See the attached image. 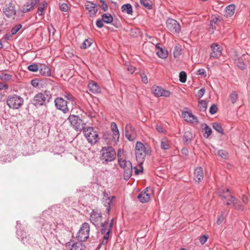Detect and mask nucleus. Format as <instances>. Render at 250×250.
<instances>
[{"mask_svg":"<svg viewBox=\"0 0 250 250\" xmlns=\"http://www.w3.org/2000/svg\"><path fill=\"white\" fill-rule=\"evenodd\" d=\"M51 98L52 95L50 92L46 90L36 94L31 102L35 106L39 107L45 104L46 102L48 103Z\"/></svg>","mask_w":250,"mask_h":250,"instance_id":"obj_1","label":"nucleus"},{"mask_svg":"<svg viewBox=\"0 0 250 250\" xmlns=\"http://www.w3.org/2000/svg\"><path fill=\"white\" fill-rule=\"evenodd\" d=\"M100 153L101 160L106 163L113 161L116 157V151L112 146L103 147L101 150Z\"/></svg>","mask_w":250,"mask_h":250,"instance_id":"obj_2","label":"nucleus"},{"mask_svg":"<svg viewBox=\"0 0 250 250\" xmlns=\"http://www.w3.org/2000/svg\"><path fill=\"white\" fill-rule=\"evenodd\" d=\"M136 157L138 161L142 163L145 159L146 155L151 154L149 148H146L143 143L137 142L135 147Z\"/></svg>","mask_w":250,"mask_h":250,"instance_id":"obj_3","label":"nucleus"},{"mask_svg":"<svg viewBox=\"0 0 250 250\" xmlns=\"http://www.w3.org/2000/svg\"><path fill=\"white\" fill-rule=\"evenodd\" d=\"M68 120L73 128L77 131H82L85 128V123L78 115H70Z\"/></svg>","mask_w":250,"mask_h":250,"instance_id":"obj_4","label":"nucleus"},{"mask_svg":"<svg viewBox=\"0 0 250 250\" xmlns=\"http://www.w3.org/2000/svg\"><path fill=\"white\" fill-rule=\"evenodd\" d=\"M24 100L21 96L16 94L10 95L7 99V104L13 109H18L21 107L23 104Z\"/></svg>","mask_w":250,"mask_h":250,"instance_id":"obj_5","label":"nucleus"},{"mask_svg":"<svg viewBox=\"0 0 250 250\" xmlns=\"http://www.w3.org/2000/svg\"><path fill=\"white\" fill-rule=\"evenodd\" d=\"M90 225L87 223H83L76 236L80 242H84L89 236Z\"/></svg>","mask_w":250,"mask_h":250,"instance_id":"obj_6","label":"nucleus"},{"mask_svg":"<svg viewBox=\"0 0 250 250\" xmlns=\"http://www.w3.org/2000/svg\"><path fill=\"white\" fill-rule=\"evenodd\" d=\"M84 136L88 142L91 144H95L99 141L98 135L93 127L85 128L83 130Z\"/></svg>","mask_w":250,"mask_h":250,"instance_id":"obj_7","label":"nucleus"},{"mask_svg":"<svg viewBox=\"0 0 250 250\" xmlns=\"http://www.w3.org/2000/svg\"><path fill=\"white\" fill-rule=\"evenodd\" d=\"M99 4L94 3L90 1H87L85 4L86 10L88 11L87 15L90 17H94L98 11Z\"/></svg>","mask_w":250,"mask_h":250,"instance_id":"obj_8","label":"nucleus"},{"mask_svg":"<svg viewBox=\"0 0 250 250\" xmlns=\"http://www.w3.org/2000/svg\"><path fill=\"white\" fill-rule=\"evenodd\" d=\"M124 134L125 138L130 141H133L136 139V131L134 127H133L130 124L126 125L125 128Z\"/></svg>","mask_w":250,"mask_h":250,"instance_id":"obj_9","label":"nucleus"},{"mask_svg":"<svg viewBox=\"0 0 250 250\" xmlns=\"http://www.w3.org/2000/svg\"><path fill=\"white\" fill-rule=\"evenodd\" d=\"M167 28L172 33H179L181 30V27L179 23L176 20L172 19H168L167 22Z\"/></svg>","mask_w":250,"mask_h":250,"instance_id":"obj_10","label":"nucleus"},{"mask_svg":"<svg viewBox=\"0 0 250 250\" xmlns=\"http://www.w3.org/2000/svg\"><path fill=\"white\" fill-rule=\"evenodd\" d=\"M102 215L97 210H93L90 214V221L95 227H99L101 224Z\"/></svg>","mask_w":250,"mask_h":250,"instance_id":"obj_11","label":"nucleus"},{"mask_svg":"<svg viewBox=\"0 0 250 250\" xmlns=\"http://www.w3.org/2000/svg\"><path fill=\"white\" fill-rule=\"evenodd\" d=\"M40 1V0H28L22 6L21 12L25 13L33 10Z\"/></svg>","mask_w":250,"mask_h":250,"instance_id":"obj_12","label":"nucleus"},{"mask_svg":"<svg viewBox=\"0 0 250 250\" xmlns=\"http://www.w3.org/2000/svg\"><path fill=\"white\" fill-rule=\"evenodd\" d=\"M55 105L56 108L62 110L64 113H66L69 111V108L67 107V102L62 98H57L55 101Z\"/></svg>","mask_w":250,"mask_h":250,"instance_id":"obj_13","label":"nucleus"},{"mask_svg":"<svg viewBox=\"0 0 250 250\" xmlns=\"http://www.w3.org/2000/svg\"><path fill=\"white\" fill-rule=\"evenodd\" d=\"M4 15L8 18H12L16 14L14 4L12 1L9 2L2 9Z\"/></svg>","mask_w":250,"mask_h":250,"instance_id":"obj_14","label":"nucleus"},{"mask_svg":"<svg viewBox=\"0 0 250 250\" xmlns=\"http://www.w3.org/2000/svg\"><path fill=\"white\" fill-rule=\"evenodd\" d=\"M153 93L156 97L164 96L168 97L170 95V92L163 88L162 87L154 85L152 88Z\"/></svg>","mask_w":250,"mask_h":250,"instance_id":"obj_15","label":"nucleus"},{"mask_svg":"<svg viewBox=\"0 0 250 250\" xmlns=\"http://www.w3.org/2000/svg\"><path fill=\"white\" fill-rule=\"evenodd\" d=\"M212 52L210 53V58L217 59L222 55V47L217 43H213L211 45Z\"/></svg>","mask_w":250,"mask_h":250,"instance_id":"obj_16","label":"nucleus"},{"mask_svg":"<svg viewBox=\"0 0 250 250\" xmlns=\"http://www.w3.org/2000/svg\"><path fill=\"white\" fill-rule=\"evenodd\" d=\"M182 116L188 122L196 125L198 123L197 118L191 112L183 111L182 113Z\"/></svg>","mask_w":250,"mask_h":250,"instance_id":"obj_17","label":"nucleus"},{"mask_svg":"<svg viewBox=\"0 0 250 250\" xmlns=\"http://www.w3.org/2000/svg\"><path fill=\"white\" fill-rule=\"evenodd\" d=\"M124 171L123 174L124 179L127 181L131 177L132 173V166L131 163L129 161V163L126 164V167L124 168Z\"/></svg>","mask_w":250,"mask_h":250,"instance_id":"obj_18","label":"nucleus"},{"mask_svg":"<svg viewBox=\"0 0 250 250\" xmlns=\"http://www.w3.org/2000/svg\"><path fill=\"white\" fill-rule=\"evenodd\" d=\"M194 176L195 181L198 183H199L203 179L204 174L201 167H197L195 169Z\"/></svg>","mask_w":250,"mask_h":250,"instance_id":"obj_19","label":"nucleus"},{"mask_svg":"<svg viewBox=\"0 0 250 250\" xmlns=\"http://www.w3.org/2000/svg\"><path fill=\"white\" fill-rule=\"evenodd\" d=\"M160 44L157 43L156 45V54L161 59H166L168 56V52L159 46Z\"/></svg>","mask_w":250,"mask_h":250,"instance_id":"obj_20","label":"nucleus"},{"mask_svg":"<svg viewBox=\"0 0 250 250\" xmlns=\"http://www.w3.org/2000/svg\"><path fill=\"white\" fill-rule=\"evenodd\" d=\"M221 18L219 16H213L210 21L209 28L212 30L216 28L217 25H218L219 22L221 21Z\"/></svg>","mask_w":250,"mask_h":250,"instance_id":"obj_21","label":"nucleus"},{"mask_svg":"<svg viewBox=\"0 0 250 250\" xmlns=\"http://www.w3.org/2000/svg\"><path fill=\"white\" fill-rule=\"evenodd\" d=\"M88 87L89 91L93 93H99L101 92V88L94 81H92L88 84Z\"/></svg>","mask_w":250,"mask_h":250,"instance_id":"obj_22","label":"nucleus"},{"mask_svg":"<svg viewBox=\"0 0 250 250\" xmlns=\"http://www.w3.org/2000/svg\"><path fill=\"white\" fill-rule=\"evenodd\" d=\"M40 73L44 76L51 75V70L49 67L45 64H41L39 67Z\"/></svg>","mask_w":250,"mask_h":250,"instance_id":"obj_23","label":"nucleus"},{"mask_svg":"<svg viewBox=\"0 0 250 250\" xmlns=\"http://www.w3.org/2000/svg\"><path fill=\"white\" fill-rule=\"evenodd\" d=\"M235 10V6L234 4H230L227 6L225 8V16L230 17L233 15Z\"/></svg>","mask_w":250,"mask_h":250,"instance_id":"obj_24","label":"nucleus"},{"mask_svg":"<svg viewBox=\"0 0 250 250\" xmlns=\"http://www.w3.org/2000/svg\"><path fill=\"white\" fill-rule=\"evenodd\" d=\"M138 198L142 203H146L150 200V196L146 192H142L138 196Z\"/></svg>","mask_w":250,"mask_h":250,"instance_id":"obj_25","label":"nucleus"},{"mask_svg":"<svg viewBox=\"0 0 250 250\" xmlns=\"http://www.w3.org/2000/svg\"><path fill=\"white\" fill-rule=\"evenodd\" d=\"M193 135L191 131H187L185 132L183 136V141L186 144H188L191 141Z\"/></svg>","mask_w":250,"mask_h":250,"instance_id":"obj_26","label":"nucleus"},{"mask_svg":"<svg viewBox=\"0 0 250 250\" xmlns=\"http://www.w3.org/2000/svg\"><path fill=\"white\" fill-rule=\"evenodd\" d=\"M201 127L205 131L204 136L206 138H208L212 132L211 128L206 124H202L201 125Z\"/></svg>","mask_w":250,"mask_h":250,"instance_id":"obj_27","label":"nucleus"},{"mask_svg":"<svg viewBox=\"0 0 250 250\" xmlns=\"http://www.w3.org/2000/svg\"><path fill=\"white\" fill-rule=\"evenodd\" d=\"M17 235L21 237V240L23 243H28L29 241V237L26 234V232L22 230H17Z\"/></svg>","mask_w":250,"mask_h":250,"instance_id":"obj_28","label":"nucleus"},{"mask_svg":"<svg viewBox=\"0 0 250 250\" xmlns=\"http://www.w3.org/2000/svg\"><path fill=\"white\" fill-rule=\"evenodd\" d=\"M111 230V229L110 228H108L107 232L104 233V236L103 240L100 244V247L102 246H104V247L106 246L108 241L109 233H110Z\"/></svg>","mask_w":250,"mask_h":250,"instance_id":"obj_29","label":"nucleus"},{"mask_svg":"<svg viewBox=\"0 0 250 250\" xmlns=\"http://www.w3.org/2000/svg\"><path fill=\"white\" fill-rule=\"evenodd\" d=\"M111 129L114 136V138L117 137L118 139L119 138V131L115 123L112 122L111 124Z\"/></svg>","mask_w":250,"mask_h":250,"instance_id":"obj_30","label":"nucleus"},{"mask_svg":"<svg viewBox=\"0 0 250 250\" xmlns=\"http://www.w3.org/2000/svg\"><path fill=\"white\" fill-rule=\"evenodd\" d=\"M122 12H125L128 14H132V7L130 4H125L122 6Z\"/></svg>","mask_w":250,"mask_h":250,"instance_id":"obj_31","label":"nucleus"},{"mask_svg":"<svg viewBox=\"0 0 250 250\" xmlns=\"http://www.w3.org/2000/svg\"><path fill=\"white\" fill-rule=\"evenodd\" d=\"M104 22L106 23H110L113 21V17L111 16L110 14H104L102 15V18Z\"/></svg>","mask_w":250,"mask_h":250,"instance_id":"obj_32","label":"nucleus"},{"mask_svg":"<svg viewBox=\"0 0 250 250\" xmlns=\"http://www.w3.org/2000/svg\"><path fill=\"white\" fill-rule=\"evenodd\" d=\"M229 99L232 104L236 103L238 99L237 93L235 91H232L229 95Z\"/></svg>","mask_w":250,"mask_h":250,"instance_id":"obj_33","label":"nucleus"},{"mask_svg":"<svg viewBox=\"0 0 250 250\" xmlns=\"http://www.w3.org/2000/svg\"><path fill=\"white\" fill-rule=\"evenodd\" d=\"M229 191V189L228 188L225 189L224 188H220L218 189L217 193L221 197L222 199H223L227 198V195H225V194L228 193Z\"/></svg>","mask_w":250,"mask_h":250,"instance_id":"obj_34","label":"nucleus"},{"mask_svg":"<svg viewBox=\"0 0 250 250\" xmlns=\"http://www.w3.org/2000/svg\"><path fill=\"white\" fill-rule=\"evenodd\" d=\"M81 242H76L72 244L70 250H84Z\"/></svg>","mask_w":250,"mask_h":250,"instance_id":"obj_35","label":"nucleus"},{"mask_svg":"<svg viewBox=\"0 0 250 250\" xmlns=\"http://www.w3.org/2000/svg\"><path fill=\"white\" fill-rule=\"evenodd\" d=\"M140 3L147 9H152V2L150 0H140Z\"/></svg>","mask_w":250,"mask_h":250,"instance_id":"obj_36","label":"nucleus"},{"mask_svg":"<svg viewBox=\"0 0 250 250\" xmlns=\"http://www.w3.org/2000/svg\"><path fill=\"white\" fill-rule=\"evenodd\" d=\"M12 78V75L4 73L1 72L0 74V79L4 82H8Z\"/></svg>","mask_w":250,"mask_h":250,"instance_id":"obj_37","label":"nucleus"},{"mask_svg":"<svg viewBox=\"0 0 250 250\" xmlns=\"http://www.w3.org/2000/svg\"><path fill=\"white\" fill-rule=\"evenodd\" d=\"M212 127L213 129L216 130L218 132L221 134H223V129L220 124L217 122L214 123L212 125Z\"/></svg>","mask_w":250,"mask_h":250,"instance_id":"obj_38","label":"nucleus"},{"mask_svg":"<svg viewBox=\"0 0 250 250\" xmlns=\"http://www.w3.org/2000/svg\"><path fill=\"white\" fill-rule=\"evenodd\" d=\"M207 102L205 100H201L199 102L198 106L201 111H205L207 108Z\"/></svg>","mask_w":250,"mask_h":250,"instance_id":"obj_39","label":"nucleus"},{"mask_svg":"<svg viewBox=\"0 0 250 250\" xmlns=\"http://www.w3.org/2000/svg\"><path fill=\"white\" fill-rule=\"evenodd\" d=\"M169 147V144L166 139H163L161 140V148L164 150H167Z\"/></svg>","mask_w":250,"mask_h":250,"instance_id":"obj_40","label":"nucleus"},{"mask_svg":"<svg viewBox=\"0 0 250 250\" xmlns=\"http://www.w3.org/2000/svg\"><path fill=\"white\" fill-rule=\"evenodd\" d=\"M227 198L226 199L227 200V202L226 204L227 205H233L235 201H236V198H235L234 196H231V195L228 194L227 195ZM225 199H223V200H224Z\"/></svg>","mask_w":250,"mask_h":250,"instance_id":"obj_41","label":"nucleus"},{"mask_svg":"<svg viewBox=\"0 0 250 250\" xmlns=\"http://www.w3.org/2000/svg\"><path fill=\"white\" fill-rule=\"evenodd\" d=\"M233 206L235 208V209L240 211H243L244 209V206L237 199H236V201H235L233 205Z\"/></svg>","mask_w":250,"mask_h":250,"instance_id":"obj_42","label":"nucleus"},{"mask_svg":"<svg viewBox=\"0 0 250 250\" xmlns=\"http://www.w3.org/2000/svg\"><path fill=\"white\" fill-rule=\"evenodd\" d=\"M181 53V46L179 45H177L175 46L174 51H173V55L175 58H177L179 57Z\"/></svg>","mask_w":250,"mask_h":250,"instance_id":"obj_43","label":"nucleus"},{"mask_svg":"<svg viewBox=\"0 0 250 250\" xmlns=\"http://www.w3.org/2000/svg\"><path fill=\"white\" fill-rule=\"evenodd\" d=\"M92 44V41L90 39H86L83 43L81 48L86 49L88 47L90 46Z\"/></svg>","mask_w":250,"mask_h":250,"instance_id":"obj_44","label":"nucleus"},{"mask_svg":"<svg viewBox=\"0 0 250 250\" xmlns=\"http://www.w3.org/2000/svg\"><path fill=\"white\" fill-rule=\"evenodd\" d=\"M22 27V25L21 24H17L13 27L11 30V35L16 34Z\"/></svg>","mask_w":250,"mask_h":250,"instance_id":"obj_45","label":"nucleus"},{"mask_svg":"<svg viewBox=\"0 0 250 250\" xmlns=\"http://www.w3.org/2000/svg\"><path fill=\"white\" fill-rule=\"evenodd\" d=\"M112 202L111 199L109 198L105 200L104 204L105 206L106 207V211L108 214L109 213L110 211V203Z\"/></svg>","mask_w":250,"mask_h":250,"instance_id":"obj_46","label":"nucleus"},{"mask_svg":"<svg viewBox=\"0 0 250 250\" xmlns=\"http://www.w3.org/2000/svg\"><path fill=\"white\" fill-rule=\"evenodd\" d=\"M101 232L102 233H104L107 232V229L108 228V222L105 221L104 223H101Z\"/></svg>","mask_w":250,"mask_h":250,"instance_id":"obj_47","label":"nucleus"},{"mask_svg":"<svg viewBox=\"0 0 250 250\" xmlns=\"http://www.w3.org/2000/svg\"><path fill=\"white\" fill-rule=\"evenodd\" d=\"M179 80L182 83H185L187 80V74L184 71H181L179 74Z\"/></svg>","mask_w":250,"mask_h":250,"instance_id":"obj_48","label":"nucleus"},{"mask_svg":"<svg viewBox=\"0 0 250 250\" xmlns=\"http://www.w3.org/2000/svg\"><path fill=\"white\" fill-rule=\"evenodd\" d=\"M235 63L237 66L241 69H244L245 68V65L243 61L241 59H238L236 60Z\"/></svg>","mask_w":250,"mask_h":250,"instance_id":"obj_49","label":"nucleus"},{"mask_svg":"<svg viewBox=\"0 0 250 250\" xmlns=\"http://www.w3.org/2000/svg\"><path fill=\"white\" fill-rule=\"evenodd\" d=\"M28 69L30 71L37 72L39 70V67L37 64H32L28 66Z\"/></svg>","mask_w":250,"mask_h":250,"instance_id":"obj_50","label":"nucleus"},{"mask_svg":"<svg viewBox=\"0 0 250 250\" xmlns=\"http://www.w3.org/2000/svg\"><path fill=\"white\" fill-rule=\"evenodd\" d=\"M118 164L120 167L123 168L125 167H126V164H127V163H129V161H126L125 159H123L122 160H120L118 161Z\"/></svg>","mask_w":250,"mask_h":250,"instance_id":"obj_51","label":"nucleus"},{"mask_svg":"<svg viewBox=\"0 0 250 250\" xmlns=\"http://www.w3.org/2000/svg\"><path fill=\"white\" fill-rule=\"evenodd\" d=\"M217 110L218 108L217 106L215 104H213L211 106V107L209 108V113L211 114H214L217 112Z\"/></svg>","mask_w":250,"mask_h":250,"instance_id":"obj_52","label":"nucleus"},{"mask_svg":"<svg viewBox=\"0 0 250 250\" xmlns=\"http://www.w3.org/2000/svg\"><path fill=\"white\" fill-rule=\"evenodd\" d=\"M124 151L122 149L119 148L117 152L118 161L122 160L124 159Z\"/></svg>","mask_w":250,"mask_h":250,"instance_id":"obj_53","label":"nucleus"},{"mask_svg":"<svg viewBox=\"0 0 250 250\" xmlns=\"http://www.w3.org/2000/svg\"><path fill=\"white\" fill-rule=\"evenodd\" d=\"M64 98L67 100L73 101L74 100V97L69 93L65 92L63 95Z\"/></svg>","mask_w":250,"mask_h":250,"instance_id":"obj_54","label":"nucleus"},{"mask_svg":"<svg viewBox=\"0 0 250 250\" xmlns=\"http://www.w3.org/2000/svg\"><path fill=\"white\" fill-rule=\"evenodd\" d=\"M217 153L218 155H219L220 157H221L223 158H226L227 156V152L223 150H219L217 152Z\"/></svg>","mask_w":250,"mask_h":250,"instance_id":"obj_55","label":"nucleus"},{"mask_svg":"<svg viewBox=\"0 0 250 250\" xmlns=\"http://www.w3.org/2000/svg\"><path fill=\"white\" fill-rule=\"evenodd\" d=\"M100 1L102 3L101 8L104 11H106L108 10V5L106 3L104 0H100Z\"/></svg>","mask_w":250,"mask_h":250,"instance_id":"obj_56","label":"nucleus"},{"mask_svg":"<svg viewBox=\"0 0 250 250\" xmlns=\"http://www.w3.org/2000/svg\"><path fill=\"white\" fill-rule=\"evenodd\" d=\"M208 238V236L207 235H204L203 236H201L199 238L200 243L202 244H204L207 242Z\"/></svg>","mask_w":250,"mask_h":250,"instance_id":"obj_57","label":"nucleus"},{"mask_svg":"<svg viewBox=\"0 0 250 250\" xmlns=\"http://www.w3.org/2000/svg\"><path fill=\"white\" fill-rule=\"evenodd\" d=\"M104 21L102 19H98L96 21V25L98 27L101 28L104 26Z\"/></svg>","mask_w":250,"mask_h":250,"instance_id":"obj_58","label":"nucleus"},{"mask_svg":"<svg viewBox=\"0 0 250 250\" xmlns=\"http://www.w3.org/2000/svg\"><path fill=\"white\" fill-rule=\"evenodd\" d=\"M60 9L64 12H66L68 10V5L66 3H62L60 5Z\"/></svg>","mask_w":250,"mask_h":250,"instance_id":"obj_59","label":"nucleus"},{"mask_svg":"<svg viewBox=\"0 0 250 250\" xmlns=\"http://www.w3.org/2000/svg\"><path fill=\"white\" fill-rule=\"evenodd\" d=\"M205 92V89L204 88H201L198 91V97L199 98H201L204 95Z\"/></svg>","mask_w":250,"mask_h":250,"instance_id":"obj_60","label":"nucleus"},{"mask_svg":"<svg viewBox=\"0 0 250 250\" xmlns=\"http://www.w3.org/2000/svg\"><path fill=\"white\" fill-rule=\"evenodd\" d=\"M142 81L144 83H148L147 77L146 75L143 73L141 75Z\"/></svg>","mask_w":250,"mask_h":250,"instance_id":"obj_61","label":"nucleus"},{"mask_svg":"<svg viewBox=\"0 0 250 250\" xmlns=\"http://www.w3.org/2000/svg\"><path fill=\"white\" fill-rule=\"evenodd\" d=\"M156 129L159 133H164L165 130L163 129V127L160 125H156Z\"/></svg>","mask_w":250,"mask_h":250,"instance_id":"obj_62","label":"nucleus"},{"mask_svg":"<svg viewBox=\"0 0 250 250\" xmlns=\"http://www.w3.org/2000/svg\"><path fill=\"white\" fill-rule=\"evenodd\" d=\"M31 84L35 87L39 86V83L38 80H33L31 81Z\"/></svg>","mask_w":250,"mask_h":250,"instance_id":"obj_63","label":"nucleus"},{"mask_svg":"<svg viewBox=\"0 0 250 250\" xmlns=\"http://www.w3.org/2000/svg\"><path fill=\"white\" fill-rule=\"evenodd\" d=\"M198 74L200 75H201V76H203L204 77H206V73L205 70L204 69H199L198 71Z\"/></svg>","mask_w":250,"mask_h":250,"instance_id":"obj_64","label":"nucleus"}]
</instances>
